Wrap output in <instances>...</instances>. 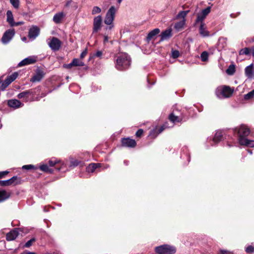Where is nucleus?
Segmentation results:
<instances>
[{
    "instance_id": "obj_1",
    "label": "nucleus",
    "mask_w": 254,
    "mask_h": 254,
    "mask_svg": "<svg viewBox=\"0 0 254 254\" xmlns=\"http://www.w3.org/2000/svg\"><path fill=\"white\" fill-rule=\"evenodd\" d=\"M131 60L126 53L120 55L116 60V67L118 70H123L127 69L130 65Z\"/></svg>"
},
{
    "instance_id": "obj_2",
    "label": "nucleus",
    "mask_w": 254,
    "mask_h": 254,
    "mask_svg": "<svg viewBox=\"0 0 254 254\" xmlns=\"http://www.w3.org/2000/svg\"><path fill=\"white\" fill-rule=\"evenodd\" d=\"M234 133H237L238 136L239 142L241 139H245L250 133V129L245 125H241L239 127H236L233 129Z\"/></svg>"
},
{
    "instance_id": "obj_3",
    "label": "nucleus",
    "mask_w": 254,
    "mask_h": 254,
    "mask_svg": "<svg viewBox=\"0 0 254 254\" xmlns=\"http://www.w3.org/2000/svg\"><path fill=\"white\" fill-rule=\"evenodd\" d=\"M154 251L157 254H174L176 252L175 247L167 244L156 247Z\"/></svg>"
},
{
    "instance_id": "obj_4",
    "label": "nucleus",
    "mask_w": 254,
    "mask_h": 254,
    "mask_svg": "<svg viewBox=\"0 0 254 254\" xmlns=\"http://www.w3.org/2000/svg\"><path fill=\"white\" fill-rule=\"evenodd\" d=\"M22 183V180L21 177H18L17 176H14L10 179L4 180H0V186L1 187H6L9 186H16L20 185Z\"/></svg>"
},
{
    "instance_id": "obj_5",
    "label": "nucleus",
    "mask_w": 254,
    "mask_h": 254,
    "mask_svg": "<svg viewBox=\"0 0 254 254\" xmlns=\"http://www.w3.org/2000/svg\"><path fill=\"white\" fill-rule=\"evenodd\" d=\"M116 10L114 6H112L108 10L104 19V23L107 25H111L114 20Z\"/></svg>"
},
{
    "instance_id": "obj_6",
    "label": "nucleus",
    "mask_w": 254,
    "mask_h": 254,
    "mask_svg": "<svg viewBox=\"0 0 254 254\" xmlns=\"http://www.w3.org/2000/svg\"><path fill=\"white\" fill-rule=\"evenodd\" d=\"M219 91L224 98H229L232 96L234 88L229 86L223 85L217 89V92Z\"/></svg>"
},
{
    "instance_id": "obj_7",
    "label": "nucleus",
    "mask_w": 254,
    "mask_h": 254,
    "mask_svg": "<svg viewBox=\"0 0 254 254\" xmlns=\"http://www.w3.org/2000/svg\"><path fill=\"white\" fill-rule=\"evenodd\" d=\"M46 73L43 69L40 67H37L35 73L31 78L30 81L32 82H40L45 75Z\"/></svg>"
},
{
    "instance_id": "obj_8",
    "label": "nucleus",
    "mask_w": 254,
    "mask_h": 254,
    "mask_svg": "<svg viewBox=\"0 0 254 254\" xmlns=\"http://www.w3.org/2000/svg\"><path fill=\"white\" fill-rule=\"evenodd\" d=\"M121 142L122 146L124 147L134 148L137 145L136 141L129 137L122 138Z\"/></svg>"
},
{
    "instance_id": "obj_9",
    "label": "nucleus",
    "mask_w": 254,
    "mask_h": 254,
    "mask_svg": "<svg viewBox=\"0 0 254 254\" xmlns=\"http://www.w3.org/2000/svg\"><path fill=\"white\" fill-rule=\"evenodd\" d=\"M211 7L208 6L206 8L203 9L201 13L197 14L196 19L195 20V24L198 22L201 23L206 18V16L210 12Z\"/></svg>"
},
{
    "instance_id": "obj_10",
    "label": "nucleus",
    "mask_w": 254,
    "mask_h": 254,
    "mask_svg": "<svg viewBox=\"0 0 254 254\" xmlns=\"http://www.w3.org/2000/svg\"><path fill=\"white\" fill-rule=\"evenodd\" d=\"M15 34L14 29L7 30L3 34L1 38V41L4 44H6L12 39Z\"/></svg>"
},
{
    "instance_id": "obj_11",
    "label": "nucleus",
    "mask_w": 254,
    "mask_h": 254,
    "mask_svg": "<svg viewBox=\"0 0 254 254\" xmlns=\"http://www.w3.org/2000/svg\"><path fill=\"white\" fill-rule=\"evenodd\" d=\"M49 45L51 49L54 51H59L62 45V42L58 38L53 37Z\"/></svg>"
},
{
    "instance_id": "obj_12",
    "label": "nucleus",
    "mask_w": 254,
    "mask_h": 254,
    "mask_svg": "<svg viewBox=\"0 0 254 254\" xmlns=\"http://www.w3.org/2000/svg\"><path fill=\"white\" fill-rule=\"evenodd\" d=\"M102 19L100 15H98L94 18L93 32H97L101 28Z\"/></svg>"
},
{
    "instance_id": "obj_13",
    "label": "nucleus",
    "mask_w": 254,
    "mask_h": 254,
    "mask_svg": "<svg viewBox=\"0 0 254 254\" xmlns=\"http://www.w3.org/2000/svg\"><path fill=\"white\" fill-rule=\"evenodd\" d=\"M19 235L18 229L14 228L7 233L6 235V240L7 241H13L15 240Z\"/></svg>"
},
{
    "instance_id": "obj_14",
    "label": "nucleus",
    "mask_w": 254,
    "mask_h": 254,
    "mask_svg": "<svg viewBox=\"0 0 254 254\" xmlns=\"http://www.w3.org/2000/svg\"><path fill=\"white\" fill-rule=\"evenodd\" d=\"M169 121L173 123H182L187 121L188 118H180L176 116L173 113H171L168 116Z\"/></svg>"
},
{
    "instance_id": "obj_15",
    "label": "nucleus",
    "mask_w": 254,
    "mask_h": 254,
    "mask_svg": "<svg viewBox=\"0 0 254 254\" xmlns=\"http://www.w3.org/2000/svg\"><path fill=\"white\" fill-rule=\"evenodd\" d=\"M36 62V60L34 57H28L21 61L18 64V66L20 67L26 65L33 64Z\"/></svg>"
},
{
    "instance_id": "obj_16",
    "label": "nucleus",
    "mask_w": 254,
    "mask_h": 254,
    "mask_svg": "<svg viewBox=\"0 0 254 254\" xmlns=\"http://www.w3.org/2000/svg\"><path fill=\"white\" fill-rule=\"evenodd\" d=\"M40 33V29L37 26H33L29 30L28 36L30 38L35 39Z\"/></svg>"
},
{
    "instance_id": "obj_17",
    "label": "nucleus",
    "mask_w": 254,
    "mask_h": 254,
    "mask_svg": "<svg viewBox=\"0 0 254 254\" xmlns=\"http://www.w3.org/2000/svg\"><path fill=\"white\" fill-rule=\"evenodd\" d=\"M245 73L248 78H254V68L253 64L245 68Z\"/></svg>"
},
{
    "instance_id": "obj_18",
    "label": "nucleus",
    "mask_w": 254,
    "mask_h": 254,
    "mask_svg": "<svg viewBox=\"0 0 254 254\" xmlns=\"http://www.w3.org/2000/svg\"><path fill=\"white\" fill-rule=\"evenodd\" d=\"M199 32L202 37H208L210 35V33L206 30V26L203 22L201 21L200 23Z\"/></svg>"
},
{
    "instance_id": "obj_19",
    "label": "nucleus",
    "mask_w": 254,
    "mask_h": 254,
    "mask_svg": "<svg viewBox=\"0 0 254 254\" xmlns=\"http://www.w3.org/2000/svg\"><path fill=\"white\" fill-rule=\"evenodd\" d=\"M159 28H155L149 32L146 37V40L148 42L152 39H155V37L160 33Z\"/></svg>"
},
{
    "instance_id": "obj_20",
    "label": "nucleus",
    "mask_w": 254,
    "mask_h": 254,
    "mask_svg": "<svg viewBox=\"0 0 254 254\" xmlns=\"http://www.w3.org/2000/svg\"><path fill=\"white\" fill-rule=\"evenodd\" d=\"M172 36L171 29H167L165 31H163L161 35L160 41H164L166 39H169Z\"/></svg>"
},
{
    "instance_id": "obj_21",
    "label": "nucleus",
    "mask_w": 254,
    "mask_h": 254,
    "mask_svg": "<svg viewBox=\"0 0 254 254\" xmlns=\"http://www.w3.org/2000/svg\"><path fill=\"white\" fill-rule=\"evenodd\" d=\"M32 93V91H29L28 90H25L19 93L17 95V97L19 99H23L27 101L29 99L30 96H31Z\"/></svg>"
},
{
    "instance_id": "obj_22",
    "label": "nucleus",
    "mask_w": 254,
    "mask_h": 254,
    "mask_svg": "<svg viewBox=\"0 0 254 254\" xmlns=\"http://www.w3.org/2000/svg\"><path fill=\"white\" fill-rule=\"evenodd\" d=\"M84 166V162L83 161L79 160L72 158L70 160L69 167H75L76 166L83 167Z\"/></svg>"
},
{
    "instance_id": "obj_23",
    "label": "nucleus",
    "mask_w": 254,
    "mask_h": 254,
    "mask_svg": "<svg viewBox=\"0 0 254 254\" xmlns=\"http://www.w3.org/2000/svg\"><path fill=\"white\" fill-rule=\"evenodd\" d=\"M7 105L10 107L17 108L21 106V103L18 100L11 99L8 100Z\"/></svg>"
},
{
    "instance_id": "obj_24",
    "label": "nucleus",
    "mask_w": 254,
    "mask_h": 254,
    "mask_svg": "<svg viewBox=\"0 0 254 254\" xmlns=\"http://www.w3.org/2000/svg\"><path fill=\"white\" fill-rule=\"evenodd\" d=\"M239 143L241 145H245L250 147H254V140H249L247 138H245V139H241Z\"/></svg>"
},
{
    "instance_id": "obj_25",
    "label": "nucleus",
    "mask_w": 254,
    "mask_h": 254,
    "mask_svg": "<svg viewBox=\"0 0 254 254\" xmlns=\"http://www.w3.org/2000/svg\"><path fill=\"white\" fill-rule=\"evenodd\" d=\"M60 163H61V161L59 160L51 159L48 161L47 164H48L49 167H55L56 170L60 171L61 170V167H59Z\"/></svg>"
},
{
    "instance_id": "obj_26",
    "label": "nucleus",
    "mask_w": 254,
    "mask_h": 254,
    "mask_svg": "<svg viewBox=\"0 0 254 254\" xmlns=\"http://www.w3.org/2000/svg\"><path fill=\"white\" fill-rule=\"evenodd\" d=\"M100 167V163H91L86 168V171L88 173H93L95 170Z\"/></svg>"
},
{
    "instance_id": "obj_27",
    "label": "nucleus",
    "mask_w": 254,
    "mask_h": 254,
    "mask_svg": "<svg viewBox=\"0 0 254 254\" xmlns=\"http://www.w3.org/2000/svg\"><path fill=\"white\" fill-rule=\"evenodd\" d=\"M10 193L7 192L5 190H0V202H3L9 198L10 196Z\"/></svg>"
},
{
    "instance_id": "obj_28",
    "label": "nucleus",
    "mask_w": 254,
    "mask_h": 254,
    "mask_svg": "<svg viewBox=\"0 0 254 254\" xmlns=\"http://www.w3.org/2000/svg\"><path fill=\"white\" fill-rule=\"evenodd\" d=\"M223 139V135L222 131H217L213 138V141L215 143H218L219 142Z\"/></svg>"
},
{
    "instance_id": "obj_29",
    "label": "nucleus",
    "mask_w": 254,
    "mask_h": 254,
    "mask_svg": "<svg viewBox=\"0 0 254 254\" xmlns=\"http://www.w3.org/2000/svg\"><path fill=\"white\" fill-rule=\"evenodd\" d=\"M39 169L42 171L48 174H53L54 173V169L52 168H50L48 165L47 164L40 165L39 166Z\"/></svg>"
},
{
    "instance_id": "obj_30",
    "label": "nucleus",
    "mask_w": 254,
    "mask_h": 254,
    "mask_svg": "<svg viewBox=\"0 0 254 254\" xmlns=\"http://www.w3.org/2000/svg\"><path fill=\"white\" fill-rule=\"evenodd\" d=\"M64 16V14L63 12L57 13L54 16L53 21L57 24L60 23Z\"/></svg>"
},
{
    "instance_id": "obj_31",
    "label": "nucleus",
    "mask_w": 254,
    "mask_h": 254,
    "mask_svg": "<svg viewBox=\"0 0 254 254\" xmlns=\"http://www.w3.org/2000/svg\"><path fill=\"white\" fill-rule=\"evenodd\" d=\"M171 113L178 117L186 118L184 111L180 110L178 108H174Z\"/></svg>"
},
{
    "instance_id": "obj_32",
    "label": "nucleus",
    "mask_w": 254,
    "mask_h": 254,
    "mask_svg": "<svg viewBox=\"0 0 254 254\" xmlns=\"http://www.w3.org/2000/svg\"><path fill=\"white\" fill-rule=\"evenodd\" d=\"M7 21L10 25L12 26V23L14 22V19L12 12L10 10H8L6 12Z\"/></svg>"
},
{
    "instance_id": "obj_33",
    "label": "nucleus",
    "mask_w": 254,
    "mask_h": 254,
    "mask_svg": "<svg viewBox=\"0 0 254 254\" xmlns=\"http://www.w3.org/2000/svg\"><path fill=\"white\" fill-rule=\"evenodd\" d=\"M236 71L235 65L233 64H230L226 69V72L228 75H233Z\"/></svg>"
},
{
    "instance_id": "obj_34",
    "label": "nucleus",
    "mask_w": 254,
    "mask_h": 254,
    "mask_svg": "<svg viewBox=\"0 0 254 254\" xmlns=\"http://www.w3.org/2000/svg\"><path fill=\"white\" fill-rule=\"evenodd\" d=\"M72 61L74 66H83L85 65L84 62L79 59H73Z\"/></svg>"
},
{
    "instance_id": "obj_35",
    "label": "nucleus",
    "mask_w": 254,
    "mask_h": 254,
    "mask_svg": "<svg viewBox=\"0 0 254 254\" xmlns=\"http://www.w3.org/2000/svg\"><path fill=\"white\" fill-rule=\"evenodd\" d=\"M11 82H12L6 77L0 87V90H4Z\"/></svg>"
},
{
    "instance_id": "obj_36",
    "label": "nucleus",
    "mask_w": 254,
    "mask_h": 254,
    "mask_svg": "<svg viewBox=\"0 0 254 254\" xmlns=\"http://www.w3.org/2000/svg\"><path fill=\"white\" fill-rule=\"evenodd\" d=\"M190 10H185V11H181L178 14L177 17L178 18H183V19H185V18L187 16V15L189 13Z\"/></svg>"
},
{
    "instance_id": "obj_37",
    "label": "nucleus",
    "mask_w": 254,
    "mask_h": 254,
    "mask_svg": "<svg viewBox=\"0 0 254 254\" xmlns=\"http://www.w3.org/2000/svg\"><path fill=\"white\" fill-rule=\"evenodd\" d=\"M254 97V90H252L247 94L244 95V99L246 100H250Z\"/></svg>"
},
{
    "instance_id": "obj_38",
    "label": "nucleus",
    "mask_w": 254,
    "mask_h": 254,
    "mask_svg": "<svg viewBox=\"0 0 254 254\" xmlns=\"http://www.w3.org/2000/svg\"><path fill=\"white\" fill-rule=\"evenodd\" d=\"M185 19H183L182 21L176 23L175 25V28L178 29L182 28L185 23Z\"/></svg>"
},
{
    "instance_id": "obj_39",
    "label": "nucleus",
    "mask_w": 254,
    "mask_h": 254,
    "mask_svg": "<svg viewBox=\"0 0 254 254\" xmlns=\"http://www.w3.org/2000/svg\"><path fill=\"white\" fill-rule=\"evenodd\" d=\"M36 241V239L35 238H32L30 240L28 241L24 245V248H29L31 247L33 243L35 242Z\"/></svg>"
},
{
    "instance_id": "obj_40",
    "label": "nucleus",
    "mask_w": 254,
    "mask_h": 254,
    "mask_svg": "<svg viewBox=\"0 0 254 254\" xmlns=\"http://www.w3.org/2000/svg\"><path fill=\"white\" fill-rule=\"evenodd\" d=\"M201 59L202 62H206L208 60V54L206 51L203 52L200 55Z\"/></svg>"
},
{
    "instance_id": "obj_41",
    "label": "nucleus",
    "mask_w": 254,
    "mask_h": 254,
    "mask_svg": "<svg viewBox=\"0 0 254 254\" xmlns=\"http://www.w3.org/2000/svg\"><path fill=\"white\" fill-rule=\"evenodd\" d=\"M158 134L157 131V128H155V129L150 130L149 136H150L151 138H155Z\"/></svg>"
},
{
    "instance_id": "obj_42",
    "label": "nucleus",
    "mask_w": 254,
    "mask_h": 254,
    "mask_svg": "<svg viewBox=\"0 0 254 254\" xmlns=\"http://www.w3.org/2000/svg\"><path fill=\"white\" fill-rule=\"evenodd\" d=\"M171 53H172V57L173 59H177L180 55L179 51L177 50H174L173 49H172Z\"/></svg>"
},
{
    "instance_id": "obj_43",
    "label": "nucleus",
    "mask_w": 254,
    "mask_h": 254,
    "mask_svg": "<svg viewBox=\"0 0 254 254\" xmlns=\"http://www.w3.org/2000/svg\"><path fill=\"white\" fill-rule=\"evenodd\" d=\"M250 53V49L249 48H245L241 49L239 52L240 55H248Z\"/></svg>"
},
{
    "instance_id": "obj_44",
    "label": "nucleus",
    "mask_w": 254,
    "mask_h": 254,
    "mask_svg": "<svg viewBox=\"0 0 254 254\" xmlns=\"http://www.w3.org/2000/svg\"><path fill=\"white\" fill-rule=\"evenodd\" d=\"M101 11V8L98 6H94L92 9V14L93 15H95L96 14L100 13Z\"/></svg>"
},
{
    "instance_id": "obj_45",
    "label": "nucleus",
    "mask_w": 254,
    "mask_h": 254,
    "mask_svg": "<svg viewBox=\"0 0 254 254\" xmlns=\"http://www.w3.org/2000/svg\"><path fill=\"white\" fill-rule=\"evenodd\" d=\"M28 91H32V93L31 94V96L34 97L36 95L38 94L37 92L40 91V88L39 87H37L35 88L29 89V90H28Z\"/></svg>"
},
{
    "instance_id": "obj_46",
    "label": "nucleus",
    "mask_w": 254,
    "mask_h": 254,
    "mask_svg": "<svg viewBox=\"0 0 254 254\" xmlns=\"http://www.w3.org/2000/svg\"><path fill=\"white\" fill-rule=\"evenodd\" d=\"M10 2L14 8H18L19 7V0H10Z\"/></svg>"
},
{
    "instance_id": "obj_47",
    "label": "nucleus",
    "mask_w": 254,
    "mask_h": 254,
    "mask_svg": "<svg viewBox=\"0 0 254 254\" xmlns=\"http://www.w3.org/2000/svg\"><path fill=\"white\" fill-rule=\"evenodd\" d=\"M18 76V73L16 72L13 73L11 75L7 76V77L11 81H13Z\"/></svg>"
},
{
    "instance_id": "obj_48",
    "label": "nucleus",
    "mask_w": 254,
    "mask_h": 254,
    "mask_svg": "<svg viewBox=\"0 0 254 254\" xmlns=\"http://www.w3.org/2000/svg\"><path fill=\"white\" fill-rule=\"evenodd\" d=\"M245 251L248 254H253L254 253V247L250 245L246 248Z\"/></svg>"
},
{
    "instance_id": "obj_49",
    "label": "nucleus",
    "mask_w": 254,
    "mask_h": 254,
    "mask_svg": "<svg viewBox=\"0 0 254 254\" xmlns=\"http://www.w3.org/2000/svg\"><path fill=\"white\" fill-rule=\"evenodd\" d=\"M38 168L37 167H35V166L33 165H24L22 167V169H26V170H30V169H37Z\"/></svg>"
},
{
    "instance_id": "obj_50",
    "label": "nucleus",
    "mask_w": 254,
    "mask_h": 254,
    "mask_svg": "<svg viewBox=\"0 0 254 254\" xmlns=\"http://www.w3.org/2000/svg\"><path fill=\"white\" fill-rule=\"evenodd\" d=\"M144 131L142 129H139L137 130L135 133V136L136 137L140 138L143 134Z\"/></svg>"
},
{
    "instance_id": "obj_51",
    "label": "nucleus",
    "mask_w": 254,
    "mask_h": 254,
    "mask_svg": "<svg viewBox=\"0 0 254 254\" xmlns=\"http://www.w3.org/2000/svg\"><path fill=\"white\" fill-rule=\"evenodd\" d=\"M9 173L7 171L0 172V179L5 177Z\"/></svg>"
},
{
    "instance_id": "obj_52",
    "label": "nucleus",
    "mask_w": 254,
    "mask_h": 254,
    "mask_svg": "<svg viewBox=\"0 0 254 254\" xmlns=\"http://www.w3.org/2000/svg\"><path fill=\"white\" fill-rule=\"evenodd\" d=\"M87 54V48H86L80 54V59H83Z\"/></svg>"
},
{
    "instance_id": "obj_53",
    "label": "nucleus",
    "mask_w": 254,
    "mask_h": 254,
    "mask_svg": "<svg viewBox=\"0 0 254 254\" xmlns=\"http://www.w3.org/2000/svg\"><path fill=\"white\" fill-rule=\"evenodd\" d=\"M165 128H166V127H165V125H163L158 128H156L157 131L158 133V134L161 133L165 129Z\"/></svg>"
},
{
    "instance_id": "obj_54",
    "label": "nucleus",
    "mask_w": 254,
    "mask_h": 254,
    "mask_svg": "<svg viewBox=\"0 0 254 254\" xmlns=\"http://www.w3.org/2000/svg\"><path fill=\"white\" fill-rule=\"evenodd\" d=\"M218 254H233V253L227 250H221Z\"/></svg>"
},
{
    "instance_id": "obj_55",
    "label": "nucleus",
    "mask_w": 254,
    "mask_h": 254,
    "mask_svg": "<svg viewBox=\"0 0 254 254\" xmlns=\"http://www.w3.org/2000/svg\"><path fill=\"white\" fill-rule=\"evenodd\" d=\"M103 55V52L101 51H98L95 54L93 55V57H101Z\"/></svg>"
},
{
    "instance_id": "obj_56",
    "label": "nucleus",
    "mask_w": 254,
    "mask_h": 254,
    "mask_svg": "<svg viewBox=\"0 0 254 254\" xmlns=\"http://www.w3.org/2000/svg\"><path fill=\"white\" fill-rule=\"evenodd\" d=\"M64 66L66 68H70L72 66H74L73 64H72V61L69 64H64Z\"/></svg>"
},
{
    "instance_id": "obj_57",
    "label": "nucleus",
    "mask_w": 254,
    "mask_h": 254,
    "mask_svg": "<svg viewBox=\"0 0 254 254\" xmlns=\"http://www.w3.org/2000/svg\"><path fill=\"white\" fill-rule=\"evenodd\" d=\"M23 24V22H13L12 23L13 25L12 26H17L21 25Z\"/></svg>"
},
{
    "instance_id": "obj_58",
    "label": "nucleus",
    "mask_w": 254,
    "mask_h": 254,
    "mask_svg": "<svg viewBox=\"0 0 254 254\" xmlns=\"http://www.w3.org/2000/svg\"><path fill=\"white\" fill-rule=\"evenodd\" d=\"M71 1L72 0H68L67 1H66L65 4V6L66 7H69L71 3Z\"/></svg>"
},
{
    "instance_id": "obj_59",
    "label": "nucleus",
    "mask_w": 254,
    "mask_h": 254,
    "mask_svg": "<svg viewBox=\"0 0 254 254\" xmlns=\"http://www.w3.org/2000/svg\"><path fill=\"white\" fill-rule=\"evenodd\" d=\"M108 42V36H104V43L105 44Z\"/></svg>"
},
{
    "instance_id": "obj_60",
    "label": "nucleus",
    "mask_w": 254,
    "mask_h": 254,
    "mask_svg": "<svg viewBox=\"0 0 254 254\" xmlns=\"http://www.w3.org/2000/svg\"><path fill=\"white\" fill-rule=\"evenodd\" d=\"M109 26L108 27H107L106 29H109V30L112 29V28L113 27L114 25L113 23L111 25H109Z\"/></svg>"
},
{
    "instance_id": "obj_61",
    "label": "nucleus",
    "mask_w": 254,
    "mask_h": 254,
    "mask_svg": "<svg viewBox=\"0 0 254 254\" xmlns=\"http://www.w3.org/2000/svg\"><path fill=\"white\" fill-rule=\"evenodd\" d=\"M252 53L253 56H254V47L252 49Z\"/></svg>"
},
{
    "instance_id": "obj_62",
    "label": "nucleus",
    "mask_w": 254,
    "mask_h": 254,
    "mask_svg": "<svg viewBox=\"0 0 254 254\" xmlns=\"http://www.w3.org/2000/svg\"><path fill=\"white\" fill-rule=\"evenodd\" d=\"M25 254H36V253H34V252H27Z\"/></svg>"
},
{
    "instance_id": "obj_63",
    "label": "nucleus",
    "mask_w": 254,
    "mask_h": 254,
    "mask_svg": "<svg viewBox=\"0 0 254 254\" xmlns=\"http://www.w3.org/2000/svg\"><path fill=\"white\" fill-rule=\"evenodd\" d=\"M251 42H254V36L250 40Z\"/></svg>"
},
{
    "instance_id": "obj_64",
    "label": "nucleus",
    "mask_w": 254,
    "mask_h": 254,
    "mask_svg": "<svg viewBox=\"0 0 254 254\" xmlns=\"http://www.w3.org/2000/svg\"><path fill=\"white\" fill-rule=\"evenodd\" d=\"M122 0H117V1L119 4H120L122 2Z\"/></svg>"
}]
</instances>
